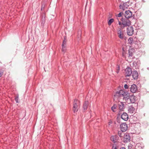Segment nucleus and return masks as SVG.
<instances>
[{
	"instance_id": "f257e3e1",
	"label": "nucleus",
	"mask_w": 149,
	"mask_h": 149,
	"mask_svg": "<svg viewBox=\"0 0 149 149\" xmlns=\"http://www.w3.org/2000/svg\"><path fill=\"white\" fill-rule=\"evenodd\" d=\"M134 52L135 50L134 49L132 48H130L129 50L128 54H126L125 55L123 53V55L125 56V58L127 59V60L132 59V58H133V56Z\"/></svg>"
},
{
	"instance_id": "f03ea898",
	"label": "nucleus",
	"mask_w": 149,
	"mask_h": 149,
	"mask_svg": "<svg viewBox=\"0 0 149 149\" xmlns=\"http://www.w3.org/2000/svg\"><path fill=\"white\" fill-rule=\"evenodd\" d=\"M118 135L120 137H123V141L125 142H127L129 141L130 139V137L129 134L128 133H125L122 132L120 134L118 133Z\"/></svg>"
},
{
	"instance_id": "7ed1b4c3",
	"label": "nucleus",
	"mask_w": 149,
	"mask_h": 149,
	"mask_svg": "<svg viewBox=\"0 0 149 149\" xmlns=\"http://www.w3.org/2000/svg\"><path fill=\"white\" fill-rule=\"evenodd\" d=\"M121 21L122 22L123 26H121V28L123 29L125 27H127L130 25L131 24L130 21L128 19L125 18H122Z\"/></svg>"
},
{
	"instance_id": "20e7f679",
	"label": "nucleus",
	"mask_w": 149,
	"mask_h": 149,
	"mask_svg": "<svg viewBox=\"0 0 149 149\" xmlns=\"http://www.w3.org/2000/svg\"><path fill=\"white\" fill-rule=\"evenodd\" d=\"M79 101L77 100H75L73 103V110L74 113L77 112L80 107Z\"/></svg>"
},
{
	"instance_id": "39448f33",
	"label": "nucleus",
	"mask_w": 149,
	"mask_h": 149,
	"mask_svg": "<svg viewBox=\"0 0 149 149\" xmlns=\"http://www.w3.org/2000/svg\"><path fill=\"white\" fill-rule=\"evenodd\" d=\"M120 94L121 97L123 96V99H125V100L129 99L130 94L127 92L124 91L123 90H121L120 91Z\"/></svg>"
},
{
	"instance_id": "423d86ee",
	"label": "nucleus",
	"mask_w": 149,
	"mask_h": 149,
	"mask_svg": "<svg viewBox=\"0 0 149 149\" xmlns=\"http://www.w3.org/2000/svg\"><path fill=\"white\" fill-rule=\"evenodd\" d=\"M133 28L132 26H128L127 29V33L129 36H131L133 33Z\"/></svg>"
},
{
	"instance_id": "0eeeda50",
	"label": "nucleus",
	"mask_w": 149,
	"mask_h": 149,
	"mask_svg": "<svg viewBox=\"0 0 149 149\" xmlns=\"http://www.w3.org/2000/svg\"><path fill=\"white\" fill-rule=\"evenodd\" d=\"M121 130L122 132L125 131L127 129V125L125 123H123L120 125Z\"/></svg>"
},
{
	"instance_id": "6e6552de",
	"label": "nucleus",
	"mask_w": 149,
	"mask_h": 149,
	"mask_svg": "<svg viewBox=\"0 0 149 149\" xmlns=\"http://www.w3.org/2000/svg\"><path fill=\"white\" fill-rule=\"evenodd\" d=\"M132 73V70L130 68L128 67L125 69V75L126 76H130Z\"/></svg>"
},
{
	"instance_id": "1a4fd4ad",
	"label": "nucleus",
	"mask_w": 149,
	"mask_h": 149,
	"mask_svg": "<svg viewBox=\"0 0 149 149\" xmlns=\"http://www.w3.org/2000/svg\"><path fill=\"white\" fill-rule=\"evenodd\" d=\"M129 6V5L127 3H124L122 4H121L119 6L120 9H122L124 10L127 8Z\"/></svg>"
},
{
	"instance_id": "9d476101",
	"label": "nucleus",
	"mask_w": 149,
	"mask_h": 149,
	"mask_svg": "<svg viewBox=\"0 0 149 149\" xmlns=\"http://www.w3.org/2000/svg\"><path fill=\"white\" fill-rule=\"evenodd\" d=\"M132 15V12L129 10L126 11L125 13V17L127 18L130 17Z\"/></svg>"
},
{
	"instance_id": "9b49d317",
	"label": "nucleus",
	"mask_w": 149,
	"mask_h": 149,
	"mask_svg": "<svg viewBox=\"0 0 149 149\" xmlns=\"http://www.w3.org/2000/svg\"><path fill=\"white\" fill-rule=\"evenodd\" d=\"M137 87L135 84L132 85L130 88L131 91L133 93H135L137 90Z\"/></svg>"
},
{
	"instance_id": "f8f14e48",
	"label": "nucleus",
	"mask_w": 149,
	"mask_h": 149,
	"mask_svg": "<svg viewBox=\"0 0 149 149\" xmlns=\"http://www.w3.org/2000/svg\"><path fill=\"white\" fill-rule=\"evenodd\" d=\"M121 118L125 121H127L128 119V115L127 113H123L121 116Z\"/></svg>"
},
{
	"instance_id": "ddd939ff",
	"label": "nucleus",
	"mask_w": 149,
	"mask_h": 149,
	"mask_svg": "<svg viewBox=\"0 0 149 149\" xmlns=\"http://www.w3.org/2000/svg\"><path fill=\"white\" fill-rule=\"evenodd\" d=\"M118 139V137L116 135L110 137V140L113 143L117 142Z\"/></svg>"
},
{
	"instance_id": "4468645a",
	"label": "nucleus",
	"mask_w": 149,
	"mask_h": 149,
	"mask_svg": "<svg viewBox=\"0 0 149 149\" xmlns=\"http://www.w3.org/2000/svg\"><path fill=\"white\" fill-rule=\"evenodd\" d=\"M121 97L120 94V91L119 92H117L114 95V100H118V98Z\"/></svg>"
},
{
	"instance_id": "2eb2a0df",
	"label": "nucleus",
	"mask_w": 149,
	"mask_h": 149,
	"mask_svg": "<svg viewBox=\"0 0 149 149\" xmlns=\"http://www.w3.org/2000/svg\"><path fill=\"white\" fill-rule=\"evenodd\" d=\"M132 76L134 79H137L138 77V73L137 71H133L132 73Z\"/></svg>"
},
{
	"instance_id": "dca6fc26",
	"label": "nucleus",
	"mask_w": 149,
	"mask_h": 149,
	"mask_svg": "<svg viewBox=\"0 0 149 149\" xmlns=\"http://www.w3.org/2000/svg\"><path fill=\"white\" fill-rule=\"evenodd\" d=\"M128 111L130 113H133L135 112V109L133 107L130 106L128 109Z\"/></svg>"
},
{
	"instance_id": "f3484780",
	"label": "nucleus",
	"mask_w": 149,
	"mask_h": 149,
	"mask_svg": "<svg viewBox=\"0 0 149 149\" xmlns=\"http://www.w3.org/2000/svg\"><path fill=\"white\" fill-rule=\"evenodd\" d=\"M118 37L121 39H123L124 38V34L120 30L118 33Z\"/></svg>"
},
{
	"instance_id": "a211bd4d",
	"label": "nucleus",
	"mask_w": 149,
	"mask_h": 149,
	"mask_svg": "<svg viewBox=\"0 0 149 149\" xmlns=\"http://www.w3.org/2000/svg\"><path fill=\"white\" fill-rule=\"evenodd\" d=\"M130 102L132 103H134L135 101V97L133 95H131L130 96L129 98Z\"/></svg>"
},
{
	"instance_id": "6ab92c4d",
	"label": "nucleus",
	"mask_w": 149,
	"mask_h": 149,
	"mask_svg": "<svg viewBox=\"0 0 149 149\" xmlns=\"http://www.w3.org/2000/svg\"><path fill=\"white\" fill-rule=\"evenodd\" d=\"M88 101H86L84 102L83 106V108L84 110H86L88 107Z\"/></svg>"
},
{
	"instance_id": "aec40b11",
	"label": "nucleus",
	"mask_w": 149,
	"mask_h": 149,
	"mask_svg": "<svg viewBox=\"0 0 149 149\" xmlns=\"http://www.w3.org/2000/svg\"><path fill=\"white\" fill-rule=\"evenodd\" d=\"M123 104L122 102H120L118 104L119 108L120 111H123Z\"/></svg>"
},
{
	"instance_id": "412c9836",
	"label": "nucleus",
	"mask_w": 149,
	"mask_h": 149,
	"mask_svg": "<svg viewBox=\"0 0 149 149\" xmlns=\"http://www.w3.org/2000/svg\"><path fill=\"white\" fill-rule=\"evenodd\" d=\"M133 39L132 37H130L128 39V43L131 45L133 42Z\"/></svg>"
},
{
	"instance_id": "4be33fe9",
	"label": "nucleus",
	"mask_w": 149,
	"mask_h": 149,
	"mask_svg": "<svg viewBox=\"0 0 149 149\" xmlns=\"http://www.w3.org/2000/svg\"><path fill=\"white\" fill-rule=\"evenodd\" d=\"M117 107L116 105L115 104L114 105H113V106H112L111 108L113 112H115V111H116L115 110V109L117 108Z\"/></svg>"
},
{
	"instance_id": "5701e85b",
	"label": "nucleus",
	"mask_w": 149,
	"mask_h": 149,
	"mask_svg": "<svg viewBox=\"0 0 149 149\" xmlns=\"http://www.w3.org/2000/svg\"><path fill=\"white\" fill-rule=\"evenodd\" d=\"M66 50V46H62V52H63L64 53L65 52Z\"/></svg>"
},
{
	"instance_id": "b1692460",
	"label": "nucleus",
	"mask_w": 149,
	"mask_h": 149,
	"mask_svg": "<svg viewBox=\"0 0 149 149\" xmlns=\"http://www.w3.org/2000/svg\"><path fill=\"white\" fill-rule=\"evenodd\" d=\"M114 21V20L113 19H110L108 22V25H110L111 23L113 22Z\"/></svg>"
},
{
	"instance_id": "393cba45",
	"label": "nucleus",
	"mask_w": 149,
	"mask_h": 149,
	"mask_svg": "<svg viewBox=\"0 0 149 149\" xmlns=\"http://www.w3.org/2000/svg\"><path fill=\"white\" fill-rule=\"evenodd\" d=\"M66 39H65V38H64V39L63 42L62 46H66Z\"/></svg>"
},
{
	"instance_id": "a878e982",
	"label": "nucleus",
	"mask_w": 149,
	"mask_h": 149,
	"mask_svg": "<svg viewBox=\"0 0 149 149\" xmlns=\"http://www.w3.org/2000/svg\"><path fill=\"white\" fill-rule=\"evenodd\" d=\"M120 68L119 66L118 65H117L116 66V72L117 73H118L119 71Z\"/></svg>"
},
{
	"instance_id": "bb28decb",
	"label": "nucleus",
	"mask_w": 149,
	"mask_h": 149,
	"mask_svg": "<svg viewBox=\"0 0 149 149\" xmlns=\"http://www.w3.org/2000/svg\"><path fill=\"white\" fill-rule=\"evenodd\" d=\"M118 24H119L121 26L120 27H121V26H122V25H122V22H121L119 21L118 18Z\"/></svg>"
},
{
	"instance_id": "cd10ccee",
	"label": "nucleus",
	"mask_w": 149,
	"mask_h": 149,
	"mask_svg": "<svg viewBox=\"0 0 149 149\" xmlns=\"http://www.w3.org/2000/svg\"><path fill=\"white\" fill-rule=\"evenodd\" d=\"M122 13H120L117 16L118 17H120L122 15Z\"/></svg>"
},
{
	"instance_id": "c85d7f7f",
	"label": "nucleus",
	"mask_w": 149,
	"mask_h": 149,
	"mask_svg": "<svg viewBox=\"0 0 149 149\" xmlns=\"http://www.w3.org/2000/svg\"><path fill=\"white\" fill-rule=\"evenodd\" d=\"M18 98H19V97H18V96H16L15 97V100L17 103L18 102Z\"/></svg>"
},
{
	"instance_id": "c756f323",
	"label": "nucleus",
	"mask_w": 149,
	"mask_h": 149,
	"mask_svg": "<svg viewBox=\"0 0 149 149\" xmlns=\"http://www.w3.org/2000/svg\"><path fill=\"white\" fill-rule=\"evenodd\" d=\"M124 87L125 88V89H128V86L126 84H125V85L124 86Z\"/></svg>"
},
{
	"instance_id": "7c9ffc66",
	"label": "nucleus",
	"mask_w": 149,
	"mask_h": 149,
	"mask_svg": "<svg viewBox=\"0 0 149 149\" xmlns=\"http://www.w3.org/2000/svg\"><path fill=\"white\" fill-rule=\"evenodd\" d=\"M3 72H1L0 71V77H1L3 75Z\"/></svg>"
},
{
	"instance_id": "2f4dec72",
	"label": "nucleus",
	"mask_w": 149,
	"mask_h": 149,
	"mask_svg": "<svg viewBox=\"0 0 149 149\" xmlns=\"http://www.w3.org/2000/svg\"><path fill=\"white\" fill-rule=\"evenodd\" d=\"M112 149H116V147H113Z\"/></svg>"
},
{
	"instance_id": "473e14b6",
	"label": "nucleus",
	"mask_w": 149,
	"mask_h": 149,
	"mask_svg": "<svg viewBox=\"0 0 149 149\" xmlns=\"http://www.w3.org/2000/svg\"><path fill=\"white\" fill-rule=\"evenodd\" d=\"M120 149H126L124 147H122V148H121Z\"/></svg>"
}]
</instances>
